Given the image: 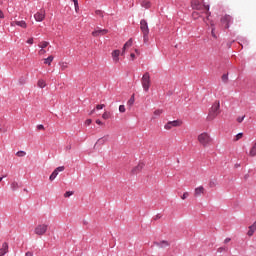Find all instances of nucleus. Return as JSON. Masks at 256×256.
<instances>
[{"mask_svg": "<svg viewBox=\"0 0 256 256\" xmlns=\"http://www.w3.org/2000/svg\"><path fill=\"white\" fill-rule=\"evenodd\" d=\"M19 83H20V85H25V83H27V80L22 77L19 79Z\"/></svg>", "mask_w": 256, "mask_h": 256, "instance_id": "4c0bfd02", "label": "nucleus"}, {"mask_svg": "<svg viewBox=\"0 0 256 256\" xmlns=\"http://www.w3.org/2000/svg\"><path fill=\"white\" fill-rule=\"evenodd\" d=\"M145 167V163L140 162L138 163L137 166H135L134 168H132L131 170V174L132 175H139V173H141V171H143V168Z\"/></svg>", "mask_w": 256, "mask_h": 256, "instance_id": "9d476101", "label": "nucleus"}, {"mask_svg": "<svg viewBox=\"0 0 256 256\" xmlns=\"http://www.w3.org/2000/svg\"><path fill=\"white\" fill-rule=\"evenodd\" d=\"M119 111H120V113H125V111H126L125 105H120L119 106Z\"/></svg>", "mask_w": 256, "mask_h": 256, "instance_id": "58836bf2", "label": "nucleus"}, {"mask_svg": "<svg viewBox=\"0 0 256 256\" xmlns=\"http://www.w3.org/2000/svg\"><path fill=\"white\" fill-rule=\"evenodd\" d=\"M244 119H245V116L238 117L237 121H238V123H243Z\"/></svg>", "mask_w": 256, "mask_h": 256, "instance_id": "a19ab883", "label": "nucleus"}, {"mask_svg": "<svg viewBox=\"0 0 256 256\" xmlns=\"http://www.w3.org/2000/svg\"><path fill=\"white\" fill-rule=\"evenodd\" d=\"M135 53H138V54H139V50L135 49Z\"/></svg>", "mask_w": 256, "mask_h": 256, "instance_id": "6e6d98bb", "label": "nucleus"}, {"mask_svg": "<svg viewBox=\"0 0 256 256\" xmlns=\"http://www.w3.org/2000/svg\"><path fill=\"white\" fill-rule=\"evenodd\" d=\"M91 123H93V120H91V119H87L86 121H85V125H91Z\"/></svg>", "mask_w": 256, "mask_h": 256, "instance_id": "c03bdc74", "label": "nucleus"}, {"mask_svg": "<svg viewBox=\"0 0 256 256\" xmlns=\"http://www.w3.org/2000/svg\"><path fill=\"white\" fill-rule=\"evenodd\" d=\"M228 243H231V238L224 239V245H227Z\"/></svg>", "mask_w": 256, "mask_h": 256, "instance_id": "37998d69", "label": "nucleus"}, {"mask_svg": "<svg viewBox=\"0 0 256 256\" xmlns=\"http://www.w3.org/2000/svg\"><path fill=\"white\" fill-rule=\"evenodd\" d=\"M108 141H109V134L99 138L96 142V145H105V143H107Z\"/></svg>", "mask_w": 256, "mask_h": 256, "instance_id": "f3484780", "label": "nucleus"}, {"mask_svg": "<svg viewBox=\"0 0 256 256\" xmlns=\"http://www.w3.org/2000/svg\"><path fill=\"white\" fill-rule=\"evenodd\" d=\"M27 43H28L29 45H33V38L28 39V40H27Z\"/></svg>", "mask_w": 256, "mask_h": 256, "instance_id": "49530a36", "label": "nucleus"}, {"mask_svg": "<svg viewBox=\"0 0 256 256\" xmlns=\"http://www.w3.org/2000/svg\"><path fill=\"white\" fill-rule=\"evenodd\" d=\"M38 46L40 47V49H45L47 47H49V42L47 41H42L38 44Z\"/></svg>", "mask_w": 256, "mask_h": 256, "instance_id": "bb28decb", "label": "nucleus"}, {"mask_svg": "<svg viewBox=\"0 0 256 256\" xmlns=\"http://www.w3.org/2000/svg\"><path fill=\"white\" fill-rule=\"evenodd\" d=\"M210 187H215V182L211 181L210 182Z\"/></svg>", "mask_w": 256, "mask_h": 256, "instance_id": "603ef678", "label": "nucleus"}, {"mask_svg": "<svg viewBox=\"0 0 256 256\" xmlns=\"http://www.w3.org/2000/svg\"><path fill=\"white\" fill-rule=\"evenodd\" d=\"M141 85L145 93H149V89L151 88V74H149V72L143 74Z\"/></svg>", "mask_w": 256, "mask_h": 256, "instance_id": "7ed1b4c3", "label": "nucleus"}, {"mask_svg": "<svg viewBox=\"0 0 256 256\" xmlns=\"http://www.w3.org/2000/svg\"><path fill=\"white\" fill-rule=\"evenodd\" d=\"M121 55V50H114L112 52V58L114 63H117L119 61V56Z\"/></svg>", "mask_w": 256, "mask_h": 256, "instance_id": "6ab92c4d", "label": "nucleus"}, {"mask_svg": "<svg viewBox=\"0 0 256 256\" xmlns=\"http://www.w3.org/2000/svg\"><path fill=\"white\" fill-rule=\"evenodd\" d=\"M153 119H157V117H161L163 115V110L162 109H157L153 112Z\"/></svg>", "mask_w": 256, "mask_h": 256, "instance_id": "aec40b11", "label": "nucleus"}, {"mask_svg": "<svg viewBox=\"0 0 256 256\" xmlns=\"http://www.w3.org/2000/svg\"><path fill=\"white\" fill-rule=\"evenodd\" d=\"M53 59H55L53 56H49L48 58H45L44 64L51 66V63H53Z\"/></svg>", "mask_w": 256, "mask_h": 256, "instance_id": "5701e85b", "label": "nucleus"}, {"mask_svg": "<svg viewBox=\"0 0 256 256\" xmlns=\"http://www.w3.org/2000/svg\"><path fill=\"white\" fill-rule=\"evenodd\" d=\"M198 143L202 145V147H209L211 143H213V138H211V135L207 132H202L197 137Z\"/></svg>", "mask_w": 256, "mask_h": 256, "instance_id": "f03ea898", "label": "nucleus"}, {"mask_svg": "<svg viewBox=\"0 0 256 256\" xmlns=\"http://www.w3.org/2000/svg\"><path fill=\"white\" fill-rule=\"evenodd\" d=\"M37 85L40 89H45V87H47V83L43 79L38 80Z\"/></svg>", "mask_w": 256, "mask_h": 256, "instance_id": "412c9836", "label": "nucleus"}, {"mask_svg": "<svg viewBox=\"0 0 256 256\" xmlns=\"http://www.w3.org/2000/svg\"><path fill=\"white\" fill-rule=\"evenodd\" d=\"M65 171V166H59L57 167L52 174L49 177L50 181H55V179L57 178V175H59V173Z\"/></svg>", "mask_w": 256, "mask_h": 256, "instance_id": "1a4fd4ad", "label": "nucleus"}, {"mask_svg": "<svg viewBox=\"0 0 256 256\" xmlns=\"http://www.w3.org/2000/svg\"><path fill=\"white\" fill-rule=\"evenodd\" d=\"M25 256H33V252H26Z\"/></svg>", "mask_w": 256, "mask_h": 256, "instance_id": "3c124183", "label": "nucleus"}, {"mask_svg": "<svg viewBox=\"0 0 256 256\" xmlns=\"http://www.w3.org/2000/svg\"><path fill=\"white\" fill-rule=\"evenodd\" d=\"M105 107V104H98L97 106H96V109L97 110H101V109H103Z\"/></svg>", "mask_w": 256, "mask_h": 256, "instance_id": "ea45409f", "label": "nucleus"}, {"mask_svg": "<svg viewBox=\"0 0 256 256\" xmlns=\"http://www.w3.org/2000/svg\"><path fill=\"white\" fill-rule=\"evenodd\" d=\"M240 139H243V133H238L235 138L234 141H239Z\"/></svg>", "mask_w": 256, "mask_h": 256, "instance_id": "72a5a7b5", "label": "nucleus"}, {"mask_svg": "<svg viewBox=\"0 0 256 256\" xmlns=\"http://www.w3.org/2000/svg\"><path fill=\"white\" fill-rule=\"evenodd\" d=\"M140 30L143 34L144 43H147L149 41V25L146 20L140 21Z\"/></svg>", "mask_w": 256, "mask_h": 256, "instance_id": "39448f33", "label": "nucleus"}, {"mask_svg": "<svg viewBox=\"0 0 256 256\" xmlns=\"http://www.w3.org/2000/svg\"><path fill=\"white\" fill-rule=\"evenodd\" d=\"M182 125H183V121L181 120L169 121L164 125V129L166 131H171L173 127H181Z\"/></svg>", "mask_w": 256, "mask_h": 256, "instance_id": "0eeeda50", "label": "nucleus"}, {"mask_svg": "<svg viewBox=\"0 0 256 256\" xmlns=\"http://www.w3.org/2000/svg\"><path fill=\"white\" fill-rule=\"evenodd\" d=\"M107 33H109V30H107V29H97V30H94L93 32H92V36L93 37H101V36H103V35H107Z\"/></svg>", "mask_w": 256, "mask_h": 256, "instance_id": "f8f14e48", "label": "nucleus"}, {"mask_svg": "<svg viewBox=\"0 0 256 256\" xmlns=\"http://www.w3.org/2000/svg\"><path fill=\"white\" fill-rule=\"evenodd\" d=\"M45 15L46 12L44 9H41L40 11L36 12L34 14V19L35 21H37L38 23H41V21H45Z\"/></svg>", "mask_w": 256, "mask_h": 256, "instance_id": "6e6552de", "label": "nucleus"}, {"mask_svg": "<svg viewBox=\"0 0 256 256\" xmlns=\"http://www.w3.org/2000/svg\"><path fill=\"white\" fill-rule=\"evenodd\" d=\"M48 229H49V225L38 224L34 229V233L35 235L43 236L45 235V233H47Z\"/></svg>", "mask_w": 256, "mask_h": 256, "instance_id": "423d86ee", "label": "nucleus"}, {"mask_svg": "<svg viewBox=\"0 0 256 256\" xmlns=\"http://www.w3.org/2000/svg\"><path fill=\"white\" fill-rule=\"evenodd\" d=\"M192 9H195L196 11H202V9H206V19H209L211 17V12H209V5H202L199 0H194L191 2Z\"/></svg>", "mask_w": 256, "mask_h": 256, "instance_id": "20e7f679", "label": "nucleus"}, {"mask_svg": "<svg viewBox=\"0 0 256 256\" xmlns=\"http://www.w3.org/2000/svg\"><path fill=\"white\" fill-rule=\"evenodd\" d=\"M142 7H144L145 9H149L151 7V2L147 1V0H143L141 3Z\"/></svg>", "mask_w": 256, "mask_h": 256, "instance_id": "a878e982", "label": "nucleus"}, {"mask_svg": "<svg viewBox=\"0 0 256 256\" xmlns=\"http://www.w3.org/2000/svg\"><path fill=\"white\" fill-rule=\"evenodd\" d=\"M61 71H65L66 69L69 68V64L67 62H60L59 63Z\"/></svg>", "mask_w": 256, "mask_h": 256, "instance_id": "b1692460", "label": "nucleus"}, {"mask_svg": "<svg viewBox=\"0 0 256 256\" xmlns=\"http://www.w3.org/2000/svg\"><path fill=\"white\" fill-rule=\"evenodd\" d=\"M220 114H221V103L219 101H215L209 110L207 119L208 121H214V119H217V116H219Z\"/></svg>", "mask_w": 256, "mask_h": 256, "instance_id": "f257e3e1", "label": "nucleus"}, {"mask_svg": "<svg viewBox=\"0 0 256 256\" xmlns=\"http://www.w3.org/2000/svg\"><path fill=\"white\" fill-rule=\"evenodd\" d=\"M187 197H189V192H184L183 195L181 196V199L183 201H185V199H187Z\"/></svg>", "mask_w": 256, "mask_h": 256, "instance_id": "c9c22d12", "label": "nucleus"}, {"mask_svg": "<svg viewBox=\"0 0 256 256\" xmlns=\"http://www.w3.org/2000/svg\"><path fill=\"white\" fill-rule=\"evenodd\" d=\"M1 181H3V177H0V183H1Z\"/></svg>", "mask_w": 256, "mask_h": 256, "instance_id": "4d7b16f0", "label": "nucleus"}, {"mask_svg": "<svg viewBox=\"0 0 256 256\" xmlns=\"http://www.w3.org/2000/svg\"><path fill=\"white\" fill-rule=\"evenodd\" d=\"M0 131H1L2 133H5L7 130H6V129H3V128H0Z\"/></svg>", "mask_w": 256, "mask_h": 256, "instance_id": "864d4df0", "label": "nucleus"}, {"mask_svg": "<svg viewBox=\"0 0 256 256\" xmlns=\"http://www.w3.org/2000/svg\"><path fill=\"white\" fill-rule=\"evenodd\" d=\"M96 124H97V125H104L103 122H102L101 120H99V119L96 120Z\"/></svg>", "mask_w": 256, "mask_h": 256, "instance_id": "09e8293b", "label": "nucleus"}, {"mask_svg": "<svg viewBox=\"0 0 256 256\" xmlns=\"http://www.w3.org/2000/svg\"><path fill=\"white\" fill-rule=\"evenodd\" d=\"M37 129L39 130V131H43V130H45V126H43L42 124H40V125H38L37 126Z\"/></svg>", "mask_w": 256, "mask_h": 256, "instance_id": "79ce46f5", "label": "nucleus"}, {"mask_svg": "<svg viewBox=\"0 0 256 256\" xmlns=\"http://www.w3.org/2000/svg\"><path fill=\"white\" fill-rule=\"evenodd\" d=\"M0 19H5V14L3 13L2 10H0Z\"/></svg>", "mask_w": 256, "mask_h": 256, "instance_id": "a18cd8bd", "label": "nucleus"}, {"mask_svg": "<svg viewBox=\"0 0 256 256\" xmlns=\"http://www.w3.org/2000/svg\"><path fill=\"white\" fill-rule=\"evenodd\" d=\"M192 17H193V19H199V17H201V14H199V12H197V11H194L192 13Z\"/></svg>", "mask_w": 256, "mask_h": 256, "instance_id": "2f4dec72", "label": "nucleus"}, {"mask_svg": "<svg viewBox=\"0 0 256 256\" xmlns=\"http://www.w3.org/2000/svg\"><path fill=\"white\" fill-rule=\"evenodd\" d=\"M229 251V248L227 246H222L217 249V253H227Z\"/></svg>", "mask_w": 256, "mask_h": 256, "instance_id": "393cba45", "label": "nucleus"}, {"mask_svg": "<svg viewBox=\"0 0 256 256\" xmlns=\"http://www.w3.org/2000/svg\"><path fill=\"white\" fill-rule=\"evenodd\" d=\"M201 195H205V187L203 186L194 189V197H201Z\"/></svg>", "mask_w": 256, "mask_h": 256, "instance_id": "4468645a", "label": "nucleus"}, {"mask_svg": "<svg viewBox=\"0 0 256 256\" xmlns=\"http://www.w3.org/2000/svg\"><path fill=\"white\" fill-rule=\"evenodd\" d=\"M16 155H17V157H25V155H27V152H25V151H18L16 153Z\"/></svg>", "mask_w": 256, "mask_h": 256, "instance_id": "473e14b6", "label": "nucleus"}, {"mask_svg": "<svg viewBox=\"0 0 256 256\" xmlns=\"http://www.w3.org/2000/svg\"><path fill=\"white\" fill-rule=\"evenodd\" d=\"M73 191H67L66 193H64V197L65 198H68V197H71V195H73Z\"/></svg>", "mask_w": 256, "mask_h": 256, "instance_id": "f704fd0d", "label": "nucleus"}, {"mask_svg": "<svg viewBox=\"0 0 256 256\" xmlns=\"http://www.w3.org/2000/svg\"><path fill=\"white\" fill-rule=\"evenodd\" d=\"M221 23L224 25L226 29H229V23H231V16L230 15H225L224 17L221 18Z\"/></svg>", "mask_w": 256, "mask_h": 256, "instance_id": "ddd939ff", "label": "nucleus"}, {"mask_svg": "<svg viewBox=\"0 0 256 256\" xmlns=\"http://www.w3.org/2000/svg\"><path fill=\"white\" fill-rule=\"evenodd\" d=\"M9 253V243L4 242L0 248V256L7 255Z\"/></svg>", "mask_w": 256, "mask_h": 256, "instance_id": "2eb2a0df", "label": "nucleus"}, {"mask_svg": "<svg viewBox=\"0 0 256 256\" xmlns=\"http://www.w3.org/2000/svg\"><path fill=\"white\" fill-rule=\"evenodd\" d=\"M211 27H212L211 35L213 39H217V34L215 33V24L211 23Z\"/></svg>", "mask_w": 256, "mask_h": 256, "instance_id": "c756f323", "label": "nucleus"}, {"mask_svg": "<svg viewBox=\"0 0 256 256\" xmlns=\"http://www.w3.org/2000/svg\"><path fill=\"white\" fill-rule=\"evenodd\" d=\"M134 103H135V94H133L130 97V99L127 101V105H128V107H133Z\"/></svg>", "mask_w": 256, "mask_h": 256, "instance_id": "4be33fe9", "label": "nucleus"}, {"mask_svg": "<svg viewBox=\"0 0 256 256\" xmlns=\"http://www.w3.org/2000/svg\"><path fill=\"white\" fill-rule=\"evenodd\" d=\"M45 53H47V51L45 50V48H41L38 52V55H45Z\"/></svg>", "mask_w": 256, "mask_h": 256, "instance_id": "e433bc0d", "label": "nucleus"}, {"mask_svg": "<svg viewBox=\"0 0 256 256\" xmlns=\"http://www.w3.org/2000/svg\"><path fill=\"white\" fill-rule=\"evenodd\" d=\"M19 187V183L17 181H13L10 185V188L13 190V191H17V188Z\"/></svg>", "mask_w": 256, "mask_h": 256, "instance_id": "cd10ccee", "label": "nucleus"}, {"mask_svg": "<svg viewBox=\"0 0 256 256\" xmlns=\"http://www.w3.org/2000/svg\"><path fill=\"white\" fill-rule=\"evenodd\" d=\"M129 47H133V38H130L122 48V55H125V52L129 49Z\"/></svg>", "mask_w": 256, "mask_h": 256, "instance_id": "dca6fc26", "label": "nucleus"}, {"mask_svg": "<svg viewBox=\"0 0 256 256\" xmlns=\"http://www.w3.org/2000/svg\"><path fill=\"white\" fill-rule=\"evenodd\" d=\"M11 27H16V25L18 27H21L22 29H27V22H25V20H20V21H17V20H14L10 23Z\"/></svg>", "mask_w": 256, "mask_h": 256, "instance_id": "9b49d317", "label": "nucleus"}, {"mask_svg": "<svg viewBox=\"0 0 256 256\" xmlns=\"http://www.w3.org/2000/svg\"><path fill=\"white\" fill-rule=\"evenodd\" d=\"M154 245H156V247H160V249H165V247H169V242H167V240H162L160 242H154Z\"/></svg>", "mask_w": 256, "mask_h": 256, "instance_id": "a211bd4d", "label": "nucleus"}, {"mask_svg": "<svg viewBox=\"0 0 256 256\" xmlns=\"http://www.w3.org/2000/svg\"><path fill=\"white\" fill-rule=\"evenodd\" d=\"M102 119H104V120L111 119V112L105 111L102 114Z\"/></svg>", "mask_w": 256, "mask_h": 256, "instance_id": "c85d7f7f", "label": "nucleus"}, {"mask_svg": "<svg viewBox=\"0 0 256 256\" xmlns=\"http://www.w3.org/2000/svg\"><path fill=\"white\" fill-rule=\"evenodd\" d=\"M93 113H95V109H93V110L89 113V115H93Z\"/></svg>", "mask_w": 256, "mask_h": 256, "instance_id": "5fc2aeb1", "label": "nucleus"}, {"mask_svg": "<svg viewBox=\"0 0 256 256\" xmlns=\"http://www.w3.org/2000/svg\"><path fill=\"white\" fill-rule=\"evenodd\" d=\"M130 57H131L132 61H135V54L134 53H131Z\"/></svg>", "mask_w": 256, "mask_h": 256, "instance_id": "8fccbe9b", "label": "nucleus"}, {"mask_svg": "<svg viewBox=\"0 0 256 256\" xmlns=\"http://www.w3.org/2000/svg\"><path fill=\"white\" fill-rule=\"evenodd\" d=\"M227 79H228L227 75L224 74V75L222 76V81L227 82Z\"/></svg>", "mask_w": 256, "mask_h": 256, "instance_id": "de8ad7c7", "label": "nucleus"}, {"mask_svg": "<svg viewBox=\"0 0 256 256\" xmlns=\"http://www.w3.org/2000/svg\"><path fill=\"white\" fill-rule=\"evenodd\" d=\"M72 1L74 3L76 13H79V1L78 0H72Z\"/></svg>", "mask_w": 256, "mask_h": 256, "instance_id": "7c9ffc66", "label": "nucleus"}]
</instances>
